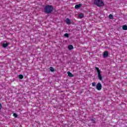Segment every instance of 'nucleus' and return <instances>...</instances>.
Here are the masks:
<instances>
[{
    "label": "nucleus",
    "mask_w": 127,
    "mask_h": 127,
    "mask_svg": "<svg viewBox=\"0 0 127 127\" xmlns=\"http://www.w3.org/2000/svg\"><path fill=\"white\" fill-rule=\"evenodd\" d=\"M53 9H54L53 6L51 5H47L44 7V12L50 14V13H51L53 11Z\"/></svg>",
    "instance_id": "nucleus-1"
},
{
    "label": "nucleus",
    "mask_w": 127,
    "mask_h": 127,
    "mask_svg": "<svg viewBox=\"0 0 127 127\" xmlns=\"http://www.w3.org/2000/svg\"><path fill=\"white\" fill-rule=\"evenodd\" d=\"M94 4L98 6H104V3L102 0H93Z\"/></svg>",
    "instance_id": "nucleus-2"
},
{
    "label": "nucleus",
    "mask_w": 127,
    "mask_h": 127,
    "mask_svg": "<svg viewBox=\"0 0 127 127\" xmlns=\"http://www.w3.org/2000/svg\"><path fill=\"white\" fill-rule=\"evenodd\" d=\"M96 70L97 71L98 73V78L99 79L100 81H102L103 80V76H102V74H101V73H102V71H101V70L99 69V67H95Z\"/></svg>",
    "instance_id": "nucleus-3"
},
{
    "label": "nucleus",
    "mask_w": 127,
    "mask_h": 127,
    "mask_svg": "<svg viewBox=\"0 0 127 127\" xmlns=\"http://www.w3.org/2000/svg\"><path fill=\"white\" fill-rule=\"evenodd\" d=\"M102 84H101V83H97V84L96 85V89L97 90H98V91H100V90H102Z\"/></svg>",
    "instance_id": "nucleus-4"
},
{
    "label": "nucleus",
    "mask_w": 127,
    "mask_h": 127,
    "mask_svg": "<svg viewBox=\"0 0 127 127\" xmlns=\"http://www.w3.org/2000/svg\"><path fill=\"white\" fill-rule=\"evenodd\" d=\"M109 55V52L108 51H105L103 53V57L104 58H107Z\"/></svg>",
    "instance_id": "nucleus-5"
},
{
    "label": "nucleus",
    "mask_w": 127,
    "mask_h": 127,
    "mask_svg": "<svg viewBox=\"0 0 127 127\" xmlns=\"http://www.w3.org/2000/svg\"><path fill=\"white\" fill-rule=\"evenodd\" d=\"M81 6H82V4H76L75 6V8H76V9H78V8H80Z\"/></svg>",
    "instance_id": "nucleus-6"
},
{
    "label": "nucleus",
    "mask_w": 127,
    "mask_h": 127,
    "mask_svg": "<svg viewBox=\"0 0 127 127\" xmlns=\"http://www.w3.org/2000/svg\"><path fill=\"white\" fill-rule=\"evenodd\" d=\"M66 22L67 24H71V21L69 18H67L66 19Z\"/></svg>",
    "instance_id": "nucleus-7"
},
{
    "label": "nucleus",
    "mask_w": 127,
    "mask_h": 127,
    "mask_svg": "<svg viewBox=\"0 0 127 127\" xmlns=\"http://www.w3.org/2000/svg\"><path fill=\"white\" fill-rule=\"evenodd\" d=\"M9 45V43H7L6 44H3L2 46L3 47V48H6L8 46V45Z\"/></svg>",
    "instance_id": "nucleus-8"
},
{
    "label": "nucleus",
    "mask_w": 127,
    "mask_h": 127,
    "mask_svg": "<svg viewBox=\"0 0 127 127\" xmlns=\"http://www.w3.org/2000/svg\"><path fill=\"white\" fill-rule=\"evenodd\" d=\"M74 48V47H73V45H70L68 46V49H69V50H73Z\"/></svg>",
    "instance_id": "nucleus-9"
},
{
    "label": "nucleus",
    "mask_w": 127,
    "mask_h": 127,
    "mask_svg": "<svg viewBox=\"0 0 127 127\" xmlns=\"http://www.w3.org/2000/svg\"><path fill=\"white\" fill-rule=\"evenodd\" d=\"M67 74L69 77H74V75L70 71L67 72Z\"/></svg>",
    "instance_id": "nucleus-10"
},
{
    "label": "nucleus",
    "mask_w": 127,
    "mask_h": 127,
    "mask_svg": "<svg viewBox=\"0 0 127 127\" xmlns=\"http://www.w3.org/2000/svg\"><path fill=\"white\" fill-rule=\"evenodd\" d=\"M122 28H123V30H127V25H123Z\"/></svg>",
    "instance_id": "nucleus-11"
},
{
    "label": "nucleus",
    "mask_w": 127,
    "mask_h": 127,
    "mask_svg": "<svg viewBox=\"0 0 127 127\" xmlns=\"http://www.w3.org/2000/svg\"><path fill=\"white\" fill-rule=\"evenodd\" d=\"M50 71H51V72H54V71H55L54 68H53V67L52 66L50 67Z\"/></svg>",
    "instance_id": "nucleus-12"
},
{
    "label": "nucleus",
    "mask_w": 127,
    "mask_h": 127,
    "mask_svg": "<svg viewBox=\"0 0 127 127\" xmlns=\"http://www.w3.org/2000/svg\"><path fill=\"white\" fill-rule=\"evenodd\" d=\"M91 121L93 123V124H96V119H91Z\"/></svg>",
    "instance_id": "nucleus-13"
},
{
    "label": "nucleus",
    "mask_w": 127,
    "mask_h": 127,
    "mask_svg": "<svg viewBox=\"0 0 127 127\" xmlns=\"http://www.w3.org/2000/svg\"><path fill=\"white\" fill-rule=\"evenodd\" d=\"M109 17L110 19H114V16L112 14H110L109 15Z\"/></svg>",
    "instance_id": "nucleus-14"
},
{
    "label": "nucleus",
    "mask_w": 127,
    "mask_h": 127,
    "mask_svg": "<svg viewBox=\"0 0 127 127\" xmlns=\"http://www.w3.org/2000/svg\"><path fill=\"white\" fill-rule=\"evenodd\" d=\"M18 77L19 79H23V75L22 74H20L18 75Z\"/></svg>",
    "instance_id": "nucleus-15"
},
{
    "label": "nucleus",
    "mask_w": 127,
    "mask_h": 127,
    "mask_svg": "<svg viewBox=\"0 0 127 127\" xmlns=\"http://www.w3.org/2000/svg\"><path fill=\"white\" fill-rule=\"evenodd\" d=\"M78 16H79V17H81V18L84 17V14L81 13V14L78 15Z\"/></svg>",
    "instance_id": "nucleus-16"
},
{
    "label": "nucleus",
    "mask_w": 127,
    "mask_h": 127,
    "mask_svg": "<svg viewBox=\"0 0 127 127\" xmlns=\"http://www.w3.org/2000/svg\"><path fill=\"white\" fill-rule=\"evenodd\" d=\"M64 37H67V38H68V37H69V34H68V33H65V34L64 35Z\"/></svg>",
    "instance_id": "nucleus-17"
},
{
    "label": "nucleus",
    "mask_w": 127,
    "mask_h": 127,
    "mask_svg": "<svg viewBox=\"0 0 127 127\" xmlns=\"http://www.w3.org/2000/svg\"><path fill=\"white\" fill-rule=\"evenodd\" d=\"M13 116L15 117V118H17V114H16V113H14L13 114Z\"/></svg>",
    "instance_id": "nucleus-18"
},
{
    "label": "nucleus",
    "mask_w": 127,
    "mask_h": 127,
    "mask_svg": "<svg viewBox=\"0 0 127 127\" xmlns=\"http://www.w3.org/2000/svg\"><path fill=\"white\" fill-rule=\"evenodd\" d=\"M92 86H93V87H95V86H96V82H93Z\"/></svg>",
    "instance_id": "nucleus-19"
},
{
    "label": "nucleus",
    "mask_w": 127,
    "mask_h": 127,
    "mask_svg": "<svg viewBox=\"0 0 127 127\" xmlns=\"http://www.w3.org/2000/svg\"><path fill=\"white\" fill-rule=\"evenodd\" d=\"M1 109H2V105L0 103V110H1Z\"/></svg>",
    "instance_id": "nucleus-20"
}]
</instances>
